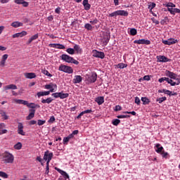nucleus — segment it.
<instances>
[{
	"label": "nucleus",
	"mask_w": 180,
	"mask_h": 180,
	"mask_svg": "<svg viewBox=\"0 0 180 180\" xmlns=\"http://www.w3.org/2000/svg\"><path fill=\"white\" fill-rule=\"evenodd\" d=\"M165 75H166V77H169V78H170V79H178V78H176V77H177L176 74H175L169 70L165 71Z\"/></svg>",
	"instance_id": "nucleus-13"
},
{
	"label": "nucleus",
	"mask_w": 180,
	"mask_h": 180,
	"mask_svg": "<svg viewBox=\"0 0 180 180\" xmlns=\"http://www.w3.org/2000/svg\"><path fill=\"white\" fill-rule=\"evenodd\" d=\"M156 153H158V154H161V153H162L164 151V148L162 146H161V144L160 143H157L156 146Z\"/></svg>",
	"instance_id": "nucleus-23"
},
{
	"label": "nucleus",
	"mask_w": 180,
	"mask_h": 180,
	"mask_svg": "<svg viewBox=\"0 0 180 180\" xmlns=\"http://www.w3.org/2000/svg\"><path fill=\"white\" fill-rule=\"evenodd\" d=\"M1 117L4 120H8V115H6V114H2Z\"/></svg>",
	"instance_id": "nucleus-62"
},
{
	"label": "nucleus",
	"mask_w": 180,
	"mask_h": 180,
	"mask_svg": "<svg viewBox=\"0 0 180 180\" xmlns=\"http://www.w3.org/2000/svg\"><path fill=\"white\" fill-rule=\"evenodd\" d=\"M46 89H49L50 92H56L57 91V84L54 83H50L46 85Z\"/></svg>",
	"instance_id": "nucleus-10"
},
{
	"label": "nucleus",
	"mask_w": 180,
	"mask_h": 180,
	"mask_svg": "<svg viewBox=\"0 0 180 180\" xmlns=\"http://www.w3.org/2000/svg\"><path fill=\"white\" fill-rule=\"evenodd\" d=\"M58 70L59 71H63V72H66L67 74H72V72H74L72 68L65 65H60Z\"/></svg>",
	"instance_id": "nucleus-4"
},
{
	"label": "nucleus",
	"mask_w": 180,
	"mask_h": 180,
	"mask_svg": "<svg viewBox=\"0 0 180 180\" xmlns=\"http://www.w3.org/2000/svg\"><path fill=\"white\" fill-rule=\"evenodd\" d=\"M51 102H53V98L51 97L46 99V103H51Z\"/></svg>",
	"instance_id": "nucleus-61"
},
{
	"label": "nucleus",
	"mask_w": 180,
	"mask_h": 180,
	"mask_svg": "<svg viewBox=\"0 0 180 180\" xmlns=\"http://www.w3.org/2000/svg\"><path fill=\"white\" fill-rule=\"evenodd\" d=\"M56 121V118L54 117V116L51 117V118L49 119V120L48 121L49 123H54V122Z\"/></svg>",
	"instance_id": "nucleus-58"
},
{
	"label": "nucleus",
	"mask_w": 180,
	"mask_h": 180,
	"mask_svg": "<svg viewBox=\"0 0 180 180\" xmlns=\"http://www.w3.org/2000/svg\"><path fill=\"white\" fill-rule=\"evenodd\" d=\"M134 44H146L148 46V44H151V41L148 39H139V40H135L134 41Z\"/></svg>",
	"instance_id": "nucleus-8"
},
{
	"label": "nucleus",
	"mask_w": 180,
	"mask_h": 180,
	"mask_svg": "<svg viewBox=\"0 0 180 180\" xmlns=\"http://www.w3.org/2000/svg\"><path fill=\"white\" fill-rule=\"evenodd\" d=\"M158 101V103H162V102H164V101H167V97H161L158 98L157 100Z\"/></svg>",
	"instance_id": "nucleus-45"
},
{
	"label": "nucleus",
	"mask_w": 180,
	"mask_h": 180,
	"mask_svg": "<svg viewBox=\"0 0 180 180\" xmlns=\"http://www.w3.org/2000/svg\"><path fill=\"white\" fill-rule=\"evenodd\" d=\"M93 57H95L96 58H101V60H103L105 58V53L102 51H98L96 49H94L92 51Z\"/></svg>",
	"instance_id": "nucleus-5"
},
{
	"label": "nucleus",
	"mask_w": 180,
	"mask_h": 180,
	"mask_svg": "<svg viewBox=\"0 0 180 180\" xmlns=\"http://www.w3.org/2000/svg\"><path fill=\"white\" fill-rule=\"evenodd\" d=\"M15 150H20L22 148V143L18 142L14 145Z\"/></svg>",
	"instance_id": "nucleus-38"
},
{
	"label": "nucleus",
	"mask_w": 180,
	"mask_h": 180,
	"mask_svg": "<svg viewBox=\"0 0 180 180\" xmlns=\"http://www.w3.org/2000/svg\"><path fill=\"white\" fill-rule=\"evenodd\" d=\"M156 4L155 3L153 2L150 4V5L148 6V9H150V12H151V11H153V9H154V8H155Z\"/></svg>",
	"instance_id": "nucleus-42"
},
{
	"label": "nucleus",
	"mask_w": 180,
	"mask_h": 180,
	"mask_svg": "<svg viewBox=\"0 0 180 180\" xmlns=\"http://www.w3.org/2000/svg\"><path fill=\"white\" fill-rule=\"evenodd\" d=\"M55 169L59 172V174H62L63 176H65V178L69 179L70 176H68V174L67 172H64L63 170H61L60 169L56 167Z\"/></svg>",
	"instance_id": "nucleus-21"
},
{
	"label": "nucleus",
	"mask_w": 180,
	"mask_h": 180,
	"mask_svg": "<svg viewBox=\"0 0 180 180\" xmlns=\"http://www.w3.org/2000/svg\"><path fill=\"white\" fill-rule=\"evenodd\" d=\"M98 22H99V20H98V19L95 18L94 20H91L90 23L91 25H96L98 23Z\"/></svg>",
	"instance_id": "nucleus-56"
},
{
	"label": "nucleus",
	"mask_w": 180,
	"mask_h": 180,
	"mask_svg": "<svg viewBox=\"0 0 180 180\" xmlns=\"http://www.w3.org/2000/svg\"><path fill=\"white\" fill-rule=\"evenodd\" d=\"M68 96H70V94L68 93L64 94L60 92V99H65V98H68Z\"/></svg>",
	"instance_id": "nucleus-35"
},
{
	"label": "nucleus",
	"mask_w": 180,
	"mask_h": 180,
	"mask_svg": "<svg viewBox=\"0 0 180 180\" xmlns=\"http://www.w3.org/2000/svg\"><path fill=\"white\" fill-rule=\"evenodd\" d=\"M38 98H40L41 96H46V91H39L37 93Z\"/></svg>",
	"instance_id": "nucleus-47"
},
{
	"label": "nucleus",
	"mask_w": 180,
	"mask_h": 180,
	"mask_svg": "<svg viewBox=\"0 0 180 180\" xmlns=\"http://www.w3.org/2000/svg\"><path fill=\"white\" fill-rule=\"evenodd\" d=\"M109 18H116V16H129V12L124 10H118L109 14Z\"/></svg>",
	"instance_id": "nucleus-2"
},
{
	"label": "nucleus",
	"mask_w": 180,
	"mask_h": 180,
	"mask_svg": "<svg viewBox=\"0 0 180 180\" xmlns=\"http://www.w3.org/2000/svg\"><path fill=\"white\" fill-rule=\"evenodd\" d=\"M3 158L6 164H12L13 162V160H15V157H13V155L8 152L4 153Z\"/></svg>",
	"instance_id": "nucleus-3"
},
{
	"label": "nucleus",
	"mask_w": 180,
	"mask_h": 180,
	"mask_svg": "<svg viewBox=\"0 0 180 180\" xmlns=\"http://www.w3.org/2000/svg\"><path fill=\"white\" fill-rule=\"evenodd\" d=\"M4 127H5V124L1 123L0 124V135L6 134V133H8V130L4 129Z\"/></svg>",
	"instance_id": "nucleus-24"
},
{
	"label": "nucleus",
	"mask_w": 180,
	"mask_h": 180,
	"mask_svg": "<svg viewBox=\"0 0 180 180\" xmlns=\"http://www.w3.org/2000/svg\"><path fill=\"white\" fill-rule=\"evenodd\" d=\"M167 79H168V77H161L160 79H158V82H160V84L164 82V81H166L167 82Z\"/></svg>",
	"instance_id": "nucleus-49"
},
{
	"label": "nucleus",
	"mask_w": 180,
	"mask_h": 180,
	"mask_svg": "<svg viewBox=\"0 0 180 180\" xmlns=\"http://www.w3.org/2000/svg\"><path fill=\"white\" fill-rule=\"evenodd\" d=\"M143 79H144V81H150V76H148V75L144 76Z\"/></svg>",
	"instance_id": "nucleus-64"
},
{
	"label": "nucleus",
	"mask_w": 180,
	"mask_h": 180,
	"mask_svg": "<svg viewBox=\"0 0 180 180\" xmlns=\"http://www.w3.org/2000/svg\"><path fill=\"white\" fill-rule=\"evenodd\" d=\"M159 94H165V95H171L172 91L167 89H160L158 90Z\"/></svg>",
	"instance_id": "nucleus-30"
},
{
	"label": "nucleus",
	"mask_w": 180,
	"mask_h": 180,
	"mask_svg": "<svg viewBox=\"0 0 180 180\" xmlns=\"http://www.w3.org/2000/svg\"><path fill=\"white\" fill-rule=\"evenodd\" d=\"M25 0H14L15 4H17L18 5H22L23 4V1Z\"/></svg>",
	"instance_id": "nucleus-52"
},
{
	"label": "nucleus",
	"mask_w": 180,
	"mask_h": 180,
	"mask_svg": "<svg viewBox=\"0 0 180 180\" xmlns=\"http://www.w3.org/2000/svg\"><path fill=\"white\" fill-rule=\"evenodd\" d=\"M34 117V113H30L28 116H27V120H31Z\"/></svg>",
	"instance_id": "nucleus-48"
},
{
	"label": "nucleus",
	"mask_w": 180,
	"mask_h": 180,
	"mask_svg": "<svg viewBox=\"0 0 180 180\" xmlns=\"http://www.w3.org/2000/svg\"><path fill=\"white\" fill-rule=\"evenodd\" d=\"M95 102H96V103H98L99 105H103V103L105 102V97L98 96L95 98Z\"/></svg>",
	"instance_id": "nucleus-16"
},
{
	"label": "nucleus",
	"mask_w": 180,
	"mask_h": 180,
	"mask_svg": "<svg viewBox=\"0 0 180 180\" xmlns=\"http://www.w3.org/2000/svg\"><path fill=\"white\" fill-rule=\"evenodd\" d=\"M52 46L54 47V49H59L60 50H64V49H65L64 45L60 44H53Z\"/></svg>",
	"instance_id": "nucleus-27"
},
{
	"label": "nucleus",
	"mask_w": 180,
	"mask_h": 180,
	"mask_svg": "<svg viewBox=\"0 0 180 180\" xmlns=\"http://www.w3.org/2000/svg\"><path fill=\"white\" fill-rule=\"evenodd\" d=\"M25 78H27L28 79H33V78H36V73L33 72H28L24 74Z\"/></svg>",
	"instance_id": "nucleus-19"
},
{
	"label": "nucleus",
	"mask_w": 180,
	"mask_h": 180,
	"mask_svg": "<svg viewBox=\"0 0 180 180\" xmlns=\"http://www.w3.org/2000/svg\"><path fill=\"white\" fill-rule=\"evenodd\" d=\"M84 27L87 30H92V25L91 24H89V23L85 24Z\"/></svg>",
	"instance_id": "nucleus-43"
},
{
	"label": "nucleus",
	"mask_w": 180,
	"mask_h": 180,
	"mask_svg": "<svg viewBox=\"0 0 180 180\" xmlns=\"http://www.w3.org/2000/svg\"><path fill=\"white\" fill-rule=\"evenodd\" d=\"M140 98L139 97H136L135 98V103H136L137 105H140Z\"/></svg>",
	"instance_id": "nucleus-63"
},
{
	"label": "nucleus",
	"mask_w": 180,
	"mask_h": 180,
	"mask_svg": "<svg viewBox=\"0 0 180 180\" xmlns=\"http://www.w3.org/2000/svg\"><path fill=\"white\" fill-rule=\"evenodd\" d=\"M37 160L41 162V165H44V160H46V152L44 153V160L40 157H37Z\"/></svg>",
	"instance_id": "nucleus-31"
},
{
	"label": "nucleus",
	"mask_w": 180,
	"mask_h": 180,
	"mask_svg": "<svg viewBox=\"0 0 180 180\" xmlns=\"http://www.w3.org/2000/svg\"><path fill=\"white\" fill-rule=\"evenodd\" d=\"M120 123V120L119 119H115L112 120V124H113V126H118Z\"/></svg>",
	"instance_id": "nucleus-37"
},
{
	"label": "nucleus",
	"mask_w": 180,
	"mask_h": 180,
	"mask_svg": "<svg viewBox=\"0 0 180 180\" xmlns=\"http://www.w3.org/2000/svg\"><path fill=\"white\" fill-rule=\"evenodd\" d=\"M160 154L163 157V158H167L168 157V153L164 150Z\"/></svg>",
	"instance_id": "nucleus-50"
},
{
	"label": "nucleus",
	"mask_w": 180,
	"mask_h": 180,
	"mask_svg": "<svg viewBox=\"0 0 180 180\" xmlns=\"http://www.w3.org/2000/svg\"><path fill=\"white\" fill-rule=\"evenodd\" d=\"M37 37H39V35H37V34L33 35V36L28 40L27 44H30V43H32V41H33L34 40H37Z\"/></svg>",
	"instance_id": "nucleus-32"
},
{
	"label": "nucleus",
	"mask_w": 180,
	"mask_h": 180,
	"mask_svg": "<svg viewBox=\"0 0 180 180\" xmlns=\"http://www.w3.org/2000/svg\"><path fill=\"white\" fill-rule=\"evenodd\" d=\"M117 68H120V70H123V68H127V64H124L123 63H119L117 65Z\"/></svg>",
	"instance_id": "nucleus-33"
},
{
	"label": "nucleus",
	"mask_w": 180,
	"mask_h": 180,
	"mask_svg": "<svg viewBox=\"0 0 180 180\" xmlns=\"http://www.w3.org/2000/svg\"><path fill=\"white\" fill-rule=\"evenodd\" d=\"M130 34L131 36H136L137 34V30L136 28H131L130 30Z\"/></svg>",
	"instance_id": "nucleus-39"
},
{
	"label": "nucleus",
	"mask_w": 180,
	"mask_h": 180,
	"mask_svg": "<svg viewBox=\"0 0 180 180\" xmlns=\"http://www.w3.org/2000/svg\"><path fill=\"white\" fill-rule=\"evenodd\" d=\"M82 82V77L80 75H76L75 76V78L73 79V84H79Z\"/></svg>",
	"instance_id": "nucleus-20"
},
{
	"label": "nucleus",
	"mask_w": 180,
	"mask_h": 180,
	"mask_svg": "<svg viewBox=\"0 0 180 180\" xmlns=\"http://www.w3.org/2000/svg\"><path fill=\"white\" fill-rule=\"evenodd\" d=\"M60 58H61V60H63V61H65V63L75 64V65H78L79 64V62H78V60L74 59V58H72L67 54H63L60 56Z\"/></svg>",
	"instance_id": "nucleus-1"
},
{
	"label": "nucleus",
	"mask_w": 180,
	"mask_h": 180,
	"mask_svg": "<svg viewBox=\"0 0 180 180\" xmlns=\"http://www.w3.org/2000/svg\"><path fill=\"white\" fill-rule=\"evenodd\" d=\"M44 123H46V121H43V120H38L37 124L38 126H43V124H44Z\"/></svg>",
	"instance_id": "nucleus-59"
},
{
	"label": "nucleus",
	"mask_w": 180,
	"mask_h": 180,
	"mask_svg": "<svg viewBox=\"0 0 180 180\" xmlns=\"http://www.w3.org/2000/svg\"><path fill=\"white\" fill-rule=\"evenodd\" d=\"M21 5H22V6H24V8H27V6H29V2L25 1V0H24Z\"/></svg>",
	"instance_id": "nucleus-54"
},
{
	"label": "nucleus",
	"mask_w": 180,
	"mask_h": 180,
	"mask_svg": "<svg viewBox=\"0 0 180 180\" xmlns=\"http://www.w3.org/2000/svg\"><path fill=\"white\" fill-rule=\"evenodd\" d=\"M168 12L171 15H175V13H180V9L179 8H167Z\"/></svg>",
	"instance_id": "nucleus-22"
},
{
	"label": "nucleus",
	"mask_w": 180,
	"mask_h": 180,
	"mask_svg": "<svg viewBox=\"0 0 180 180\" xmlns=\"http://www.w3.org/2000/svg\"><path fill=\"white\" fill-rule=\"evenodd\" d=\"M0 176L1 178H4V179H6L8 178V174H6L5 172H1V171H0Z\"/></svg>",
	"instance_id": "nucleus-34"
},
{
	"label": "nucleus",
	"mask_w": 180,
	"mask_h": 180,
	"mask_svg": "<svg viewBox=\"0 0 180 180\" xmlns=\"http://www.w3.org/2000/svg\"><path fill=\"white\" fill-rule=\"evenodd\" d=\"M4 89L5 91H8V89H18V86L15 84H9L5 86Z\"/></svg>",
	"instance_id": "nucleus-26"
},
{
	"label": "nucleus",
	"mask_w": 180,
	"mask_h": 180,
	"mask_svg": "<svg viewBox=\"0 0 180 180\" xmlns=\"http://www.w3.org/2000/svg\"><path fill=\"white\" fill-rule=\"evenodd\" d=\"M176 81H177V82H174V81H172V79H169L167 77V84H170L171 86H175V85H179L180 79H176Z\"/></svg>",
	"instance_id": "nucleus-15"
},
{
	"label": "nucleus",
	"mask_w": 180,
	"mask_h": 180,
	"mask_svg": "<svg viewBox=\"0 0 180 180\" xmlns=\"http://www.w3.org/2000/svg\"><path fill=\"white\" fill-rule=\"evenodd\" d=\"M31 108V113H34V112H36V109H37V108H40V106H39V105L36 104V103H28V107Z\"/></svg>",
	"instance_id": "nucleus-14"
},
{
	"label": "nucleus",
	"mask_w": 180,
	"mask_h": 180,
	"mask_svg": "<svg viewBox=\"0 0 180 180\" xmlns=\"http://www.w3.org/2000/svg\"><path fill=\"white\" fill-rule=\"evenodd\" d=\"M8 57H9V55L8 54H4L2 58H1V60H4V61H6V60H8Z\"/></svg>",
	"instance_id": "nucleus-60"
},
{
	"label": "nucleus",
	"mask_w": 180,
	"mask_h": 180,
	"mask_svg": "<svg viewBox=\"0 0 180 180\" xmlns=\"http://www.w3.org/2000/svg\"><path fill=\"white\" fill-rule=\"evenodd\" d=\"M11 26L13 27H20V26H23V23L18 21H15L11 23Z\"/></svg>",
	"instance_id": "nucleus-28"
},
{
	"label": "nucleus",
	"mask_w": 180,
	"mask_h": 180,
	"mask_svg": "<svg viewBox=\"0 0 180 180\" xmlns=\"http://www.w3.org/2000/svg\"><path fill=\"white\" fill-rule=\"evenodd\" d=\"M52 96H53V98H60V92H59V93H53V94H52Z\"/></svg>",
	"instance_id": "nucleus-53"
},
{
	"label": "nucleus",
	"mask_w": 180,
	"mask_h": 180,
	"mask_svg": "<svg viewBox=\"0 0 180 180\" xmlns=\"http://www.w3.org/2000/svg\"><path fill=\"white\" fill-rule=\"evenodd\" d=\"M74 50L75 51H77V54H81V53H82V49H81L79 45L75 44L74 46Z\"/></svg>",
	"instance_id": "nucleus-29"
},
{
	"label": "nucleus",
	"mask_w": 180,
	"mask_h": 180,
	"mask_svg": "<svg viewBox=\"0 0 180 180\" xmlns=\"http://www.w3.org/2000/svg\"><path fill=\"white\" fill-rule=\"evenodd\" d=\"M18 134L20 136H26V132L23 131V124L18 122Z\"/></svg>",
	"instance_id": "nucleus-12"
},
{
	"label": "nucleus",
	"mask_w": 180,
	"mask_h": 180,
	"mask_svg": "<svg viewBox=\"0 0 180 180\" xmlns=\"http://www.w3.org/2000/svg\"><path fill=\"white\" fill-rule=\"evenodd\" d=\"M46 76L47 77V78H51V77H53V75H51V73H50L49 71L46 70Z\"/></svg>",
	"instance_id": "nucleus-55"
},
{
	"label": "nucleus",
	"mask_w": 180,
	"mask_h": 180,
	"mask_svg": "<svg viewBox=\"0 0 180 180\" xmlns=\"http://www.w3.org/2000/svg\"><path fill=\"white\" fill-rule=\"evenodd\" d=\"M158 63H168L171 61V59H169L165 56H158L156 57Z\"/></svg>",
	"instance_id": "nucleus-11"
},
{
	"label": "nucleus",
	"mask_w": 180,
	"mask_h": 180,
	"mask_svg": "<svg viewBox=\"0 0 180 180\" xmlns=\"http://www.w3.org/2000/svg\"><path fill=\"white\" fill-rule=\"evenodd\" d=\"M117 117L118 119H129V117H130V115H121L117 116Z\"/></svg>",
	"instance_id": "nucleus-40"
},
{
	"label": "nucleus",
	"mask_w": 180,
	"mask_h": 180,
	"mask_svg": "<svg viewBox=\"0 0 180 180\" xmlns=\"http://www.w3.org/2000/svg\"><path fill=\"white\" fill-rule=\"evenodd\" d=\"M141 101L142 102H143V105H148V102H150V101L148 100V98H147V97H142Z\"/></svg>",
	"instance_id": "nucleus-41"
},
{
	"label": "nucleus",
	"mask_w": 180,
	"mask_h": 180,
	"mask_svg": "<svg viewBox=\"0 0 180 180\" xmlns=\"http://www.w3.org/2000/svg\"><path fill=\"white\" fill-rule=\"evenodd\" d=\"M114 110L115 112H119V110H122V107L120 105H116Z\"/></svg>",
	"instance_id": "nucleus-51"
},
{
	"label": "nucleus",
	"mask_w": 180,
	"mask_h": 180,
	"mask_svg": "<svg viewBox=\"0 0 180 180\" xmlns=\"http://www.w3.org/2000/svg\"><path fill=\"white\" fill-rule=\"evenodd\" d=\"M14 102H15V103H18L19 105H25L27 107L29 106V102L25 100L14 99Z\"/></svg>",
	"instance_id": "nucleus-17"
},
{
	"label": "nucleus",
	"mask_w": 180,
	"mask_h": 180,
	"mask_svg": "<svg viewBox=\"0 0 180 180\" xmlns=\"http://www.w3.org/2000/svg\"><path fill=\"white\" fill-rule=\"evenodd\" d=\"M98 79V74L95 72H91V75L89 76L87 78L88 84H94L96 82V79Z\"/></svg>",
	"instance_id": "nucleus-6"
},
{
	"label": "nucleus",
	"mask_w": 180,
	"mask_h": 180,
	"mask_svg": "<svg viewBox=\"0 0 180 180\" xmlns=\"http://www.w3.org/2000/svg\"><path fill=\"white\" fill-rule=\"evenodd\" d=\"M67 53H68V54H70V55H74L75 54V50L72 48H68L67 50H66Z\"/></svg>",
	"instance_id": "nucleus-36"
},
{
	"label": "nucleus",
	"mask_w": 180,
	"mask_h": 180,
	"mask_svg": "<svg viewBox=\"0 0 180 180\" xmlns=\"http://www.w3.org/2000/svg\"><path fill=\"white\" fill-rule=\"evenodd\" d=\"M163 6H165L166 8H167V9L169 8L174 9V8H176V6L174 4V3L169 2V3L164 4Z\"/></svg>",
	"instance_id": "nucleus-25"
},
{
	"label": "nucleus",
	"mask_w": 180,
	"mask_h": 180,
	"mask_svg": "<svg viewBox=\"0 0 180 180\" xmlns=\"http://www.w3.org/2000/svg\"><path fill=\"white\" fill-rule=\"evenodd\" d=\"M167 22H168V17L167 16L165 17V18L163 20H161L160 24L164 25H165V23H167Z\"/></svg>",
	"instance_id": "nucleus-44"
},
{
	"label": "nucleus",
	"mask_w": 180,
	"mask_h": 180,
	"mask_svg": "<svg viewBox=\"0 0 180 180\" xmlns=\"http://www.w3.org/2000/svg\"><path fill=\"white\" fill-rule=\"evenodd\" d=\"M151 20L153 23H155L156 25H160V21L157 20L155 18H152Z\"/></svg>",
	"instance_id": "nucleus-57"
},
{
	"label": "nucleus",
	"mask_w": 180,
	"mask_h": 180,
	"mask_svg": "<svg viewBox=\"0 0 180 180\" xmlns=\"http://www.w3.org/2000/svg\"><path fill=\"white\" fill-rule=\"evenodd\" d=\"M84 6L85 11H89L91 9V4L89 3H87L86 4H83Z\"/></svg>",
	"instance_id": "nucleus-46"
},
{
	"label": "nucleus",
	"mask_w": 180,
	"mask_h": 180,
	"mask_svg": "<svg viewBox=\"0 0 180 180\" xmlns=\"http://www.w3.org/2000/svg\"><path fill=\"white\" fill-rule=\"evenodd\" d=\"M162 43H163V44L167 45V46H171L172 44H175L178 43V40L175 39L174 38H169L167 40L162 39Z\"/></svg>",
	"instance_id": "nucleus-7"
},
{
	"label": "nucleus",
	"mask_w": 180,
	"mask_h": 180,
	"mask_svg": "<svg viewBox=\"0 0 180 180\" xmlns=\"http://www.w3.org/2000/svg\"><path fill=\"white\" fill-rule=\"evenodd\" d=\"M53 158V153H50L49 152V150H47L46 152V171H49V162H50V161H51V159Z\"/></svg>",
	"instance_id": "nucleus-9"
},
{
	"label": "nucleus",
	"mask_w": 180,
	"mask_h": 180,
	"mask_svg": "<svg viewBox=\"0 0 180 180\" xmlns=\"http://www.w3.org/2000/svg\"><path fill=\"white\" fill-rule=\"evenodd\" d=\"M26 34H27V32L25 31H22L21 32L13 34V38L15 39L16 37H23V36H26Z\"/></svg>",
	"instance_id": "nucleus-18"
}]
</instances>
